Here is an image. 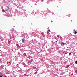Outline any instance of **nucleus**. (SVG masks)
I'll return each mask as SVG.
<instances>
[{
    "instance_id": "14",
    "label": "nucleus",
    "mask_w": 77,
    "mask_h": 77,
    "mask_svg": "<svg viewBox=\"0 0 77 77\" xmlns=\"http://www.w3.org/2000/svg\"><path fill=\"white\" fill-rule=\"evenodd\" d=\"M75 72H76V73H77V70L75 71Z\"/></svg>"
},
{
    "instance_id": "3",
    "label": "nucleus",
    "mask_w": 77,
    "mask_h": 77,
    "mask_svg": "<svg viewBox=\"0 0 77 77\" xmlns=\"http://www.w3.org/2000/svg\"><path fill=\"white\" fill-rule=\"evenodd\" d=\"M69 65H67V66H66V68H68V67H69Z\"/></svg>"
},
{
    "instance_id": "8",
    "label": "nucleus",
    "mask_w": 77,
    "mask_h": 77,
    "mask_svg": "<svg viewBox=\"0 0 77 77\" xmlns=\"http://www.w3.org/2000/svg\"><path fill=\"white\" fill-rule=\"evenodd\" d=\"M7 9H9V6H7Z\"/></svg>"
},
{
    "instance_id": "12",
    "label": "nucleus",
    "mask_w": 77,
    "mask_h": 77,
    "mask_svg": "<svg viewBox=\"0 0 77 77\" xmlns=\"http://www.w3.org/2000/svg\"><path fill=\"white\" fill-rule=\"evenodd\" d=\"M36 73H37V72H35L34 74H36Z\"/></svg>"
},
{
    "instance_id": "9",
    "label": "nucleus",
    "mask_w": 77,
    "mask_h": 77,
    "mask_svg": "<svg viewBox=\"0 0 77 77\" xmlns=\"http://www.w3.org/2000/svg\"><path fill=\"white\" fill-rule=\"evenodd\" d=\"M2 12H5V10H2Z\"/></svg>"
},
{
    "instance_id": "24",
    "label": "nucleus",
    "mask_w": 77,
    "mask_h": 77,
    "mask_svg": "<svg viewBox=\"0 0 77 77\" xmlns=\"http://www.w3.org/2000/svg\"><path fill=\"white\" fill-rule=\"evenodd\" d=\"M17 65H18V64H17Z\"/></svg>"
},
{
    "instance_id": "25",
    "label": "nucleus",
    "mask_w": 77,
    "mask_h": 77,
    "mask_svg": "<svg viewBox=\"0 0 77 77\" xmlns=\"http://www.w3.org/2000/svg\"><path fill=\"white\" fill-rule=\"evenodd\" d=\"M60 0L61 1V0Z\"/></svg>"
},
{
    "instance_id": "11",
    "label": "nucleus",
    "mask_w": 77,
    "mask_h": 77,
    "mask_svg": "<svg viewBox=\"0 0 77 77\" xmlns=\"http://www.w3.org/2000/svg\"><path fill=\"white\" fill-rule=\"evenodd\" d=\"M8 44H10V43H11V42H10V41H8Z\"/></svg>"
},
{
    "instance_id": "5",
    "label": "nucleus",
    "mask_w": 77,
    "mask_h": 77,
    "mask_svg": "<svg viewBox=\"0 0 77 77\" xmlns=\"http://www.w3.org/2000/svg\"><path fill=\"white\" fill-rule=\"evenodd\" d=\"M37 31H38V30H39V29L38 28H37L36 29Z\"/></svg>"
},
{
    "instance_id": "7",
    "label": "nucleus",
    "mask_w": 77,
    "mask_h": 77,
    "mask_svg": "<svg viewBox=\"0 0 77 77\" xmlns=\"http://www.w3.org/2000/svg\"><path fill=\"white\" fill-rule=\"evenodd\" d=\"M59 35H57V37H58V38H59Z\"/></svg>"
},
{
    "instance_id": "16",
    "label": "nucleus",
    "mask_w": 77,
    "mask_h": 77,
    "mask_svg": "<svg viewBox=\"0 0 77 77\" xmlns=\"http://www.w3.org/2000/svg\"><path fill=\"white\" fill-rule=\"evenodd\" d=\"M75 63H76V64H77V61H75Z\"/></svg>"
},
{
    "instance_id": "2",
    "label": "nucleus",
    "mask_w": 77,
    "mask_h": 77,
    "mask_svg": "<svg viewBox=\"0 0 77 77\" xmlns=\"http://www.w3.org/2000/svg\"><path fill=\"white\" fill-rule=\"evenodd\" d=\"M14 28H12L11 29V31H14Z\"/></svg>"
},
{
    "instance_id": "22",
    "label": "nucleus",
    "mask_w": 77,
    "mask_h": 77,
    "mask_svg": "<svg viewBox=\"0 0 77 77\" xmlns=\"http://www.w3.org/2000/svg\"><path fill=\"white\" fill-rule=\"evenodd\" d=\"M0 77H2V76L1 75V76H0Z\"/></svg>"
},
{
    "instance_id": "6",
    "label": "nucleus",
    "mask_w": 77,
    "mask_h": 77,
    "mask_svg": "<svg viewBox=\"0 0 77 77\" xmlns=\"http://www.w3.org/2000/svg\"><path fill=\"white\" fill-rule=\"evenodd\" d=\"M32 30H33V32H32V33H34V32H35V29H33Z\"/></svg>"
},
{
    "instance_id": "21",
    "label": "nucleus",
    "mask_w": 77,
    "mask_h": 77,
    "mask_svg": "<svg viewBox=\"0 0 77 77\" xmlns=\"http://www.w3.org/2000/svg\"><path fill=\"white\" fill-rule=\"evenodd\" d=\"M64 63H66V62H64Z\"/></svg>"
},
{
    "instance_id": "18",
    "label": "nucleus",
    "mask_w": 77,
    "mask_h": 77,
    "mask_svg": "<svg viewBox=\"0 0 77 77\" xmlns=\"http://www.w3.org/2000/svg\"><path fill=\"white\" fill-rule=\"evenodd\" d=\"M65 52H63L64 54H66L67 53H65Z\"/></svg>"
},
{
    "instance_id": "4",
    "label": "nucleus",
    "mask_w": 77,
    "mask_h": 77,
    "mask_svg": "<svg viewBox=\"0 0 77 77\" xmlns=\"http://www.w3.org/2000/svg\"><path fill=\"white\" fill-rule=\"evenodd\" d=\"M75 32H74V33H75V34H77V32L76 31H75Z\"/></svg>"
},
{
    "instance_id": "13",
    "label": "nucleus",
    "mask_w": 77,
    "mask_h": 77,
    "mask_svg": "<svg viewBox=\"0 0 77 77\" xmlns=\"http://www.w3.org/2000/svg\"><path fill=\"white\" fill-rule=\"evenodd\" d=\"M48 33H49V32H48V31H47V34H48Z\"/></svg>"
},
{
    "instance_id": "20",
    "label": "nucleus",
    "mask_w": 77,
    "mask_h": 77,
    "mask_svg": "<svg viewBox=\"0 0 77 77\" xmlns=\"http://www.w3.org/2000/svg\"><path fill=\"white\" fill-rule=\"evenodd\" d=\"M65 44H66V43H63V45H64Z\"/></svg>"
},
{
    "instance_id": "15",
    "label": "nucleus",
    "mask_w": 77,
    "mask_h": 77,
    "mask_svg": "<svg viewBox=\"0 0 77 77\" xmlns=\"http://www.w3.org/2000/svg\"><path fill=\"white\" fill-rule=\"evenodd\" d=\"M0 63H2V61H1V59H0Z\"/></svg>"
},
{
    "instance_id": "19",
    "label": "nucleus",
    "mask_w": 77,
    "mask_h": 77,
    "mask_svg": "<svg viewBox=\"0 0 77 77\" xmlns=\"http://www.w3.org/2000/svg\"><path fill=\"white\" fill-rule=\"evenodd\" d=\"M34 69H36V67H33Z\"/></svg>"
},
{
    "instance_id": "1",
    "label": "nucleus",
    "mask_w": 77,
    "mask_h": 77,
    "mask_svg": "<svg viewBox=\"0 0 77 77\" xmlns=\"http://www.w3.org/2000/svg\"><path fill=\"white\" fill-rule=\"evenodd\" d=\"M22 41L23 42H25V39L23 38L22 39Z\"/></svg>"
},
{
    "instance_id": "17",
    "label": "nucleus",
    "mask_w": 77,
    "mask_h": 77,
    "mask_svg": "<svg viewBox=\"0 0 77 77\" xmlns=\"http://www.w3.org/2000/svg\"><path fill=\"white\" fill-rule=\"evenodd\" d=\"M61 45H63V42H62V43H61Z\"/></svg>"
},
{
    "instance_id": "10",
    "label": "nucleus",
    "mask_w": 77,
    "mask_h": 77,
    "mask_svg": "<svg viewBox=\"0 0 77 77\" xmlns=\"http://www.w3.org/2000/svg\"><path fill=\"white\" fill-rule=\"evenodd\" d=\"M69 55H70V56H71V53H69Z\"/></svg>"
},
{
    "instance_id": "23",
    "label": "nucleus",
    "mask_w": 77,
    "mask_h": 77,
    "mask_svg": "<svg viewBox=\"0 0 77 77\" xmlns=\"http://www.w3.org/2000/svg\"><path fill=\"white\" fill-rule=\"evenodd\" d=\"M55 41V42H57V41Z\"/></svg>"
}]
</instances>
